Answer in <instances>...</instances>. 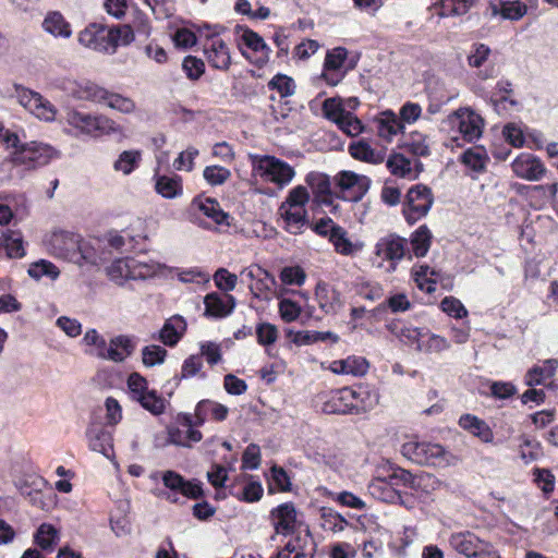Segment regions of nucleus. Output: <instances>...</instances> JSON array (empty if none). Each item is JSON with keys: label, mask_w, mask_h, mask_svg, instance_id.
<instances>
[{"label": "nucleus", "mask_w": 558, "mask_h": 558, "mask_svg": "<svg viewBox=\"0 0 558 558\" xmlns=\"http://www.w3.org/2000/svg\"><path fill=\"white\" fill-rule=\"evenodd\" d=\"M133 40V28L126 24L107 27L100 23H90L78 34L80 44L101 52H116L119 46H126Z\"/></svg>", "instance_id": "obj_1"}, {"label": "nucleus", "mask_w": 558, "mask_h": 558, "mask_svg": "<svg viewBox=\"0 0 558 558\" xmlns=\"http://www.w3.org/2000/svg\"><path fill=\"white\" fill-rule=\"evenodd\" d=\"M50 253L58 258L82 264L95 263V252L82 235L66 230H56L47 239Z\"/></svg>", "instance_id": "obj_2"}, {"label": "nucleus", "mask_w": 558, "mask_h": 558, "mask_svg": "<svg viewBox=\"0 0 558 558\" xmlns=\"http://www.w3.org/2000/svg\"><path fill=\"white\" fill-rule=\"evenodd\" d=\"M252 172L265 182L279 189L288 185L295 175L294 168L287 161L271 155H250Z\"/></svg>", "instance_id": "obj_3"}, {"label": "nucleus", "mask_w": 558, "mask_h": 558, "mask_svg": "<svg viewBox=\"0 0 558 558\" xmlns=\"http://www.w3.org/2000/svg\"><path fill=\"white\" fill-rule=\"evenodd\" d=\"M401 452L412 462L428 466H447L452 458V454L444 446L429 441L404 442Z\"/></svg>", "instance_id": "obj_4"}, {"label": "nucleus", "mask_w": 558, "mask_h": 558, "mask_svg": "<svg viewBox=\"0 0 558 558\" xmlns=\"http://www.w3.org/2000/svg\"><path fill=\"white\" fill-rule=\"evenodd\" d=\"M357 60V58L349 57V51L345 47L338 46L332 49H328L319 77L326 83V85L335 87L356 68Z\"/></svg>", "instance_id": "obj_5"}, {"label": "nucleus", "mask_w": 558, "mask_h": 558, "mask_svg": "<svg viewBox=\"0 0 558 558\" xmlns=\"http://www.w3.org/2000/svg\"><path fill=\"white\" fill-rule=\"evenodd\" d=\"M65 121L76 135L98 137L118 131L117 123L104 114H90L73 109L66 112Z\"/></svg>", "instance_id": "obj_6"}, {"label": "nucleus", "mask_w": 558, "mask_h": 558, "mask_svg": "<svg viewBox=\"0 0 558 558\" xmlns=\"http://www.w3.org/2000/svg\"><path fill=\"white\" fill-rule=\"evenodd\" d=\"M433 204L434 194L432 189L422 183L415 184L407 192L402 205V215L405 221L413 226L428 214Z\"/></svg>", "instance_id": "obj_7"}, {"label": "nucleus", "mask_w": 558, "mask_h": 558, "mask_svg": "<svg viewBox=\"0 0 558 558\" xmlns=\"http://www.w3.org/2000/svg\"><path fill=\"white\" fill-rule=\"evenodd\" d=\"M56 157L57 150L51 145L32 141L22 144L20 149L13 151L12 162L26 170H35L48 165Z\"/></svg>", "instance_id": "obj_8"}, {"label": "nucleus", "mask_w": 558, "mask_h": 558, "mask_svg": "<svg viewBox=\"0 0 558 558\" xmlns=\"http://www.w3.org/2000/svg\"><path fill=\"white\" fill-rule=\"evenodd\" d=\"M449 543L456 551L466 558H501L492 543L481 539L471 531L453 533Z\"/></svg>", "instance_id": "obj_9"}, {"label": "nucleus", "mask_w": 558, "mask_h": 558, "mask_svg": "<svg viewBox=\"0 0 558 558\" xmlns=\"http://www.w3.org/2000/svg\"><path fill=\"white\" fill-rule=\"evenodd\" d=\"M154 275V266L138 262L133 257L116 259L107 267L109 279L120 286L126 280H145Z\"/></svg>", "instance_id": "obj_10"}, {"label": "nucleus", "mask_w": 558, "mask_h": 558, "mask_svg": "<svg viewBox=\"0 0 558 558\" xmlns=\"http://www.w3.org/2000/svg\"><path fill=\"white\" fill-rule=\"evenodd\" d=\"M198 427L192 413L180 412L174 423L168 427V439L175 446L191 448L203 438Z\"/></svg>", "instance_id": "obj_11"}, {"label": "nucleus", "mask_w": 558, "mask_h": 558, "mask_svg": "<svg viewBox=\"0 0 558 558\" xmlns=\"http://www.w3.org/2000/svg\"><path fill=\"white\" fill-rule=\"evenodd\" d=\"M221 26H214L213 33L205 35L203 51L213 69L227 71L231 65V52L227 43L219 36Z\"/></svg>", "instance_id": "obj_12"}, {"label": "nucleus", "mask_w": 558, "mask_h": 558, "mask_svg": "<svg viewBox=\"0 0 558 558\" xmlns=\"http://www.w3.org/2000/svg\"><path fill=\"white\" fill-rule=\"evenodd\" d=\"M448 123L457 128L463 140L473 143L482 136L484 119L470 108H459L448 116Z\"/></svg>", "instance_id": "obj_13"}, {"label": "nucleus", "mask_w": 558, "mask_h": 558, "mask_svg": "<svg viewBox=\"0 0 558 558\" xmlns=\"http://www.w3.org/2000/svg\"><path fill=\"white\" fill-rule=\"evenodd\" d=\"M510 166L517 178L530 182L541 181L549 172L538 156L527 151L520 153Z\"/></svg>", "instance_id": "obj_14"}, {"label": "nucleus", "mask_w": 558, "mask_h": 558, "mask_svg": "<svg viewBox=\"0 0 558 558\" xmlns=\"http://www.w3.org/2000/svg\"><path fill=\"white\" fill-rule=\"evenodd\" d=\"M336 185L342 194V198L350 202H359L367 193L371 179L353 171L343 170L336 177Z\"/></svg>", "instance_id": "obj_15"}, {"label": "nucleus", "mask_w": 558, "mask_h": 558, "mask_svg": "<svg viewBox=\"0 0 558 558\" xmlns=\"http://www.w3.org/2000/svg\"><path fill=\"white\" fill-rule=\"evenodd\" d=\"M374 253L384 260L396 265L408 254L410 255L408 240L397 233H389L377 241Z\"/></svg>", "instance_id": "obj_16"}, {"label": "nucleus", "mask_w": 558, "mask_h": 558, "mask_svg": "<svg viewBox=\"0 0 558 558\" xmlns=\"http://www.w3.org/2000/svg\"><path fill=\"white\" fill-rule=\"evenodd\" d=\"M351 414L360 415L374 409L379 402L378 392L368 385L359 384L347 387Z\"/></svg>", "instance_id": "obj_17"}, {"label": "nucleus", "mask_w": 558, "mask_h": 558, "mask_svg": "<svg viewBox=\"0 0 558 558\" xmlns=\"http://www.w3.org/2000/svg\"><path fill=\"white\" fill-rule=\"evenodd\" d=\"M269 517L277 534L288 536L295 533L298 511L292 501H287L272 508Z\"/></svg>", "instance_id": "obj_18"}, {"label": "nucleus", "mask_w": 558, "mask_h": 558, "mask_svg": "<svg viewBox=\"0 0 558 558\" xmlns=\"http://www.w3.org/2000/svg\"><path fill=\"white\" fill-rule=\"evenodd\" d=\"M241 39L243 44L252 50L253 57L245 54L243 52V56L255 66L258 69L264 68L270 58L271 49L270 47L265 43L264 38L256 32L246 28Z\"/></svg>", "instance_id": "obj_19"}, {"label": "nucleus", "mask_w": 558, "mask_h": 558, "mask_svg": "<svg viewBox=\"0 0 558 558\" xmlns=\"http://www.w3.org/2000/svg\"><path fill=\"white\" fill-rule=\"evenodd\" d=\"M20 102L37 118L45 121H52L56 118L54 106L44 98L39 93L25 89L20 94Z\"/></svg>", "instance_id": "obj_20"}, {"label": "nucleus", "mask_w": 558, "mask_h": 558, "mask_svg": "<svg viewBox=\"0 0 558 558\" xmlns=\"http://www.w3.org/2000/svg\"><path fill=\"white\" fill-rule=\"evenodd\" d=\"M235 304V298L229 293L221 295L210 292L204 298V315L216 319L228 317L234 311Z\"/></svg>", "instance_id": "obj_21"}, {"label": "nucleus", "mask_w": 558, "mask_h": 558, "mask_svg": "<svg viewBox=\"0 0 558 558\" xmlns=\"http://www.w3.org/2000/svg\"><path fill=\"white\" fill-rule=\"evenodd\" d=\"M278 215L282 220V229L290 234H302L308 226L307 210L301 206L294 208L280 205L278 208Z\"/></svg>", "instance_id": "obj_22"}, {"label": "nucleus", "mask_w": 558, "mask_h": 558, "mask_svg": "<svg viewBox=\"0 0 558 558\" xmlns=\"http://www.w3.org/2000/svg\"><path fill=\"white\" fill-rule=\"evenodd\" d=\"M191 207L209 218L215 225L230 226V215L221 208L216 198L197 195L193 198Z\"/></svg>", "instance_id": "obj_23"}, {"label": "nucleus", "mask_w": 558, "mask_h": 558, "mask_svg": "<svg viewBox=\"0 0 558 558\" xmlns=\"http://www.w3.org/2000/svg\"><path fill=\"white\" fill-rule=\"evenodd\" d=\"M229 414V409L210 399H203L195 405L193 417L197 426H203L206 422H223Z\"/></svg>", "instance_id": "obj_24"}, {"label": "nucleus", "mask_w": 558, "mask_h": 558, "mask_svg": "<svg viewBox=\"0 0 558 558\" xmlns=\"http://www.w3.org/2000/svg\"><path fill=\"white\" fill-rule=\"evenodd\" d=\"M322 412L326 414H351L349 392L347 387L330 390L320 396Z\"/></svg>", "instance_id": "obj_25"}, {"label": "nucleus", "mask_w": 558, "mask_h": 558, "mask_svg": "<svg viewBox=\"0 0 558 558\" xmlns=\"http://www.w3.org/2000/svg\"><path fill=\"white\" fill-rule=\"evenodd\" d=\"M458 425L484 444H492L494 440V432L490 426L483 418L474 414H462L459 417Z\"/></svg>", "instance_id": "obj_26"}, {"label": "nucleus", "mask_w": 558, "mask_h": 558, "mask_svg": "<svg viewBox=\"0 0 558 558\" xmlns=\"http://www.w3.org/2000/svg\"><path fill=\"white\" fill-rule=\"evenodd\" d=\"M319 308L325 314H337L343 306L341 293L326 282H319L315 289Z\"/></svg>", "instance_id": "obj_27"}, {"label": "nucleus", "mask_w": 558, "mask_h": 558, "mask_svg": "<svg viewBox=\"0 0 558 558\" xmlns=\"http://www.w3.org/2000/svg\"><path fill=\"white\" fill-rule=\"evenodd\" d=\"M369 368V363L364 356L349 355L345 359L335 360L329 369L338 375L364 376Z\"/></svg>", "instance_id": "obj_28"}, {"label": "nucleus", "mask_w": 558, "mask_h": 558, "mask_svg": "<svg viewBox=\"0 0 558 558\" xmlns=\"http://www.w3.org/2000/svg\"><path fill=\"white\" fill-rule=\"evenodd\" d=\"M489 9L493 16L500 15L511 21L522 19L527 12L526 4L520 0H492Z\"/></svg>", "instance_id": "obj_29"}, {"label": "nucleus", "mask_w": 558, "mask_h": 558, "mask_svg": "<svg viewBox=\"0 0 558 558\" xmlns=\"http://www.w3.org/2000/svg\"><path fill=\"white\" fill-rule=\"evenodd\" d=\"M87 438L92 450L100 452L107 458L113 454V436L106 427L92 426L87 430Z\"/></svg>", "instance_id": "obj_30"}, {"label": "nucleus", "mask_w": 558, "mask_h": 558, "mask_svg": "<svg viewBox=\"0 0 558 558\" xmlns=\"http://www.w3.org/2000/svg\"><path fill=\"white\" fill-rule=\"evenodd\" d=\"M305 182L318 203L331 204V183L327 174L312 171L306 174Z\"/></svg>", "instance_id": "obj_31"}, {"label": "nucleus", "mask_w": 558, "mask_h": 558, "mask_svg": "<svg viewBox=\"0 0 558 558\" xmlns=\"http://www.w3.org/2000/svg\"><path fill=\"white\" fill-rule=\"evenodd\" d=\"M348 150L351 157L359 161L379 165L385 160V153L374 149L364 138L351 142Z\"/></svg>", "instance_id": "obj_32"}, {"label": "nucleus", "mask_w": 558, "mask_h": 558, "mask_svg": "<svg viewBox=\"0 0 558 558\" xmlns=\"http://www.w3.org/2000/svg\"><path fill=\"white\" fill-rule=\"evenodd\" d=\"M391 333H393L405 345L412 347L417 351V345L423 344L424 339L428 336L426 328H417L413 326L399 327L398 324L391 323L387 326Z\"/></svg>", "instance_id": "obj_33"}, {"label": "nucleus", "mask_w": 558, "mask_h": 558, "mask_svg": "<svg viewBox=\"0 0 558 558\" xmlns=\"http://www.w3.org/2000/svg\"><path fill=\"white\" fill-rule=\"evenodd\" d=\"M186 323L181 316L167 319L159 331L158 339L167 347H174L184 336Z\"/></svg>", "instance_id": "obj_34"}, {"label": "nucleus", "mask_w": 558, "mask_h": 558, "mask_svg": "<svg viewBox=\"0 0 558 558\" xmlns=\"http://www.w3.org/2000/svg\"><path fill=\"white\" fill-rule=\"evenodd\" d=\"M459 161L477 174L486 172L489 157L483 146H474L464 150Z\"/></svg>", "instance_id": "obj_35"}, {"label": "nucleus", "mask_w": 558, "mask_h": 558, "mask_svg": "<svg viewBox=\"0 0 558 558\" xmlns=\"http://www.w3.org/2000/svg\"><path fill=\"white\" fill-rule=\"evenodd\" d=\"M557 368L558 360H545L542 365H534L527 371L524 383L529 387L543 385L546 379L551 378L556 374Z\"/></svg>", "instance_id": "obj_36"}, {"label": "nucleus", "mask_w": 558, "mask_h": 558, "mask_svg": "<svg viewBox=\"0 0 558 558\" xmlns=\"http://www.w3.org/2000/svg\"><path fill=\"white\" fill-rule=\"evenodd\" d=\"M386 165L391 174L408 179H416L422 169V163L416 161L417 169L413 171L411 160L402 154L390 155Z\"/></svg>", "instance_id": "obj_37"}, {"label": "nucleus", "mask_w": 558, "mask_h": 558, "mask_svg": "<svg viewBox=\"0 0 558 558\" xmlns=\"http://www.w3.org/2000/svg\"><path fill=\"white\" fill-rule=\"evenodd\" d=\"M293 558H314L316 554V544L308 529L301 534H295L289 542Z\"/></svg>", "instance_id": "obj_38"}, {"label": "nucleus", "mask_w": 558, "mask_h": 558, "mask_svg": "<svg viewBox=\"0 0 558 558\" xmlns=\"http://www.w3.org/2000/svg\"><path fill=\"white\" fill-rule=\"evenodd\" d=\"M330 236L328 241L333 245L335 251L343 256H352L359 251H361L362 245L359 243H353L348 238L347 230L339 226L330 230Z\"/></svg>", "instance_id": "obj_39"}, {"label": "nucleus", "mask_w": 558, "mask_h": 558, "mask_svg": "<svg viewBox=\"0 0 558 558\" xmlns=\"http://www.w3.org/2000/svg\"><path fill=\"white\" fill-rule=\"evenodd\" d=\"M135 349L131 337L120 335L110 340L107 360L113 362H123Z\"/></svg>", "instance_id": "obj_40"}, {"label": "nucleus", "mask_w": 558, "mask_h": 558, "mask_svg": "<svg viewBox=\"0 0 558 558\" xmlns=\"http://www.w3.org/2000/svg\"><path fill=\"white\" fill-rule=\"evenodd\" d=\"M433 234L426 225L420 226L410 235L411 251L415 257H424L432 245Z\"/></svg>", "instance_id": "obj_41"}, {"label": "nucleus", "mask_w": 558, "mask_h": 558, "mask_svg": "<svg viewBox=\"0 0 558 558\" xmlns=\"http://www.w3.org/2000/svg\"><path fill=\"white\" fill-rule=\"evenodd\" d=\"M43 27L46 32L53 36L69 38L72 34L71 25L60 12H50L47 14L43 22Z\"/></svg>", "instance_id": "obj_42"}, {"label": "nucleus", "mask_w": 558, "mask_h": 558, "mask_svg": "<svg viewBox=\"0 0 558 558\" xmlns=\"http://www.w3.org/2000/svg\"><path fill=\"white\" fill-rule=\"evenodd\" d=\"M58 541L59 532L53 525L49 523H43L39 525L34 535V543L43 550L50 553L53 551Z\"/></svg>", "instance_id": "obj_43"}, {"label": "nucleus", "mask_w": 558, "mask_h": 558, "mask_svg": "<svg viewBox=\"0 0 558 558\" xmlns=\"http://www.w3.org/2000/svg\"><path fill=\"white\" fill-rule=\"evenodd\" d=\"M156 192L166 198H174L182 194V181L179 175H159L155 184Z\"/></svg>", "instance_id": "obj_44"}, {"label": "nucleus", "mask_w": 558, "mask_h": 558, "mask_svg": "<svg viewBox=\"0 0 558 558\" xmlns=\"http://www.w3.org/2000/svg\"><path fill=\"white\" fill-rule=\"evenodd\" d=\"M371 488L372 494L385 502L396 504L402 498L399 489L388 483L387 478H377Z\"/></svg>", "instance_id": "obj_45"}, {"label": "nucleus", "mask_w": 558, "mask_h": 558, "mask_svg": "<svg viewBox=\"0 0 558 558\" xmlns=\"http://www.w3.org/2000/svg\"><path fill=\"white\" fill-rule=\"evenodd\" d=\"M269 90H275L279 94L280 98H288L295 94L296 84L294 80L282 73H277L267 83Z\"/></svg>", "instance_id": "obj_46"}, {"label": "nucleus", "mask_w": 558, "mask_h": 558, "mask_svg": "<svg viewBox=\"0 0 558 558\" xmlns=\"http://www.w3.org/2000/svg\"><path fill=\"white\" fill-rule=\"evenodd\" d=\"M264 494L262 483L258 481H251L244 485L241 492H235L234 486L229 487V495L235 497L240 501L256 502L260 500Z\"/></svg>", "instance_id": "obj_47"}, {"label": "nucleus", "mask_w": 558, "mask_h": 558, "mask_svg": "<svg viewBox=\"0 0 558 558\" xmlns=\"http://www.w3.org/2000/svg\"><path fill=\"white\" fill-rule=\"evenodd\" d=\"M270 483L268 484L269 494L275 493L272 486L276 487V490L282 493H289L292 490L291 477L288 472L280 465H272L270 468Z\"/></svg>", "instance_id": "obj_48"}, {"label": "nucleus", "mask_w": 558, "mask_h": 558, "mask_svg": "<svg viewBox=\"0 0 558 558\" xmlns=\"http://www.w3.org/2000/svg\"><path fill=\"white\" fill-rule=\"evenodd\" d=\"M378 135L381 138L387 141H391V138L398 133L402 132L404 129L403 123L398 119V117L389 111L385 113V118L378 122Z\"/></svg>", "instance_id": "obj_49"}, {"label": "nucleus", "mask_w": 558, "mask_h": 558, "mask_svg": "<svg viewBox=\"0 0 558 558\" xmlns=\"http://www.w3.org/2000/svg\"><path fill=\"white\" fill-rule=\"evenodd\" d=\"M110 90L95 83L87 82L80 86L77 90L78 98L83 100L93 101L99 105H105Z\"/></svg>", "instance_id": "obj_50"}, {"label": "nucleus", "mask_w": 558, "mask_h": 558, "mask_svg": "<svg viewBox=\"0 0 558 558\" xmlns=\"http://www.w3.org/2000/svg\"><path fill=\"white\" fill-rule=\"evenodd\" d=\"M385 478L398 489L399 487L415 488V475L400 466H390L389 473Z\"/></svg>", "instance_id": "obj_51"}, {"label": "nucleus", "mask_w": 558, "mask_h": 558, "mask_svg": "<svg viewBox=\"0 0 558 558\" xmlns=\"http://www.w3.org/2000/svg\"><path fill=\"white\" fill-rule=\"evenodd\" d=\"M324 117L333 122L335 124L341 123V120L344 118L347 111L342 100L340 98L331 97L324 100L322 106Z\"/></svg>", "instance_id": "obj_52"}, {"label": "nucleus", "mask_w": 558, "mask_h": 558, "mask_svg": "<svg viewBox=\"0 0 558 558\" xmlns=\"http://www.w3.org/2000/svg\"><path fill=\"white\" fill-rule=\"evenodd\" d=\"M43 484H44V478L38 477L35 481H33L32 485H29L27 482H24L20 486L21 495L28 498L29 502L39 509L45 508L44 493H43L41 488L38 487L39 485H43Z\"/></svg>", "instance_id": "obj_53"}, {"label": "nucleus", "mask_w": 558, "mask_h": 558, "mask_svg": "<svg viewBox=\"0 0 558 558\" xmlns=\"http://www.w3.org/2000/svg\"><path fill=\"white\" fill-rule=\"evenodd\" d=\"M140 404L154 415H160L165 412V399L156 390H148L144 395L136 397Z\"/></svg>", "instance_id": "obj_54"}, {"label": "nucleus", "mask_w": 558, "mask_h": 558, "mask_svg": "<svg viewBox=\"0 0 558 558\" xmlns=\"http://www.w3.org/2000/svg\"><path fill=\"white\" fill-rule=\"evenodd\" d=\"M412 307V303L404 293H397L389 296L385 302L374 308V313H379L389 308L391 313H403Z\"/></svg>", "instance_id": "obj_55"}, {"label": "nucleus", "mask_w": 558, "mask_h": 558, "mask_svg": "<svg viewBox=\"0 0 558 558\" xmlns=\"http://www.w3.org/2000/svg\"><path fill=\"white\" fill-rule=\"evenodd\" d=\"M202 368V355L192 354L187 356L182 363L180 379H187L194 376H198L201 379H205L207 377V374L203 372Z\"/></svg>", "instance_id": "obj_56"}, {"label": "nucleus", "mask_w": 558, "mask_h": 558, "mask_svg": "<svg viewBox=\"0 0 558 558\" xmlns=\"http://www.w3.org/2000/svg\"><path fill=\"white\" fill-rule=\"evenodd\" d=\"M140 161L141 153L138 150H124L114 161L113 168L123 174H130L138 167Z\"/></svg>", "instance_id": "obj_57"}, {"label": "nucleus", "mask_w": 558, "mask_h": 558, "mask_svg": "<svg viewBox=\"0 0 558 558\" xmlns=\"http://www.w3.org/2000/svg\"><path fill=\"white\" fill-rule=\"evenodd\" d=\"M322 520V526L332 533L341 532L349 525V522L343 515L330 508L323 509Z\"/></svg>", "instance_id": "obj_58"}, {"label": "nucleus", "mask_w": 558, "mask_h": 558, "mask_svg": "<svg viewBox=\"0 0 558 558\" xmlns=\"http://www.w3.org/2000/svg\"><path fill=\"white\" fill-rule=\"evenodd\" d=\"M29 277L34 279H40L43 277H49L51 279H57L60 275V270L58 267L46 259H40L38 262L33 263L28 270H27Z\"/></svg>", "instance_id": "obj_59"}, {"label": "nucleus", "mask_w": 558, "mask_h": 558, "mask_svg": "<svg viewBox=\"0 0 558 558\" xmlns=\"http://www.w3.org/2000/svg\"><path fill=\"white\" fill-rule=\"evenodd\" d=\"M355 293L366 301H377L384 296V288L374 281H363L355 284Z\"/></svg>", "instance_id": "obj_60"}, {"label": "nucleus", "mask_w": 558, "mask_h": 558, "mask_svg": "<svg viewBox=\"0 0 558 558\" xmlns=\"http://www.w3.org/2000/svg\"><path fill=\"white\" fill-rule=\"evenodd\" d=\"M105 105L125 114L132 113L136 109V104L132 98L113 92L109 93Z\"/></svg>", "instance_id": "obj_61"}, {"label": "nucleus", "mask_w": 558, "mask_h": 558, "mask_svg": "<svg viewBox=\"0 0 558 558\" xmlns=\"http://www.w3.org/2000/svg\"><path fill=\"white\" fill-rule=\"evenodd\" d=\"M203 177L211 186L222 185L230 179L231 171L222 166H207L203 171Z\"/></svg>", "instance_id": "obj_62"}, {"label": "nucleus", "mask_w": 558, "mask_h": 558, "mask_svg": "<svg viewBox=\"0 0 558 558\" xmlns=\"http://www.w3.org/2000/svg\"><path fill=\"white\" fill-rule=\"evenodd\" d=\"M167 350L157 344L146 345L142 350V360L145 366L151 367L163 363Z\"/></svg>", "instance_id": "obj_63"}, {"label": "nucleus", "mask_w": 558, "mask_h": 558, "mask_svg": "<svg viewBox=\"0 0 558 558\" xmlns=\"http://www.w3.org/2000/svg\"><path fill=\"white\" fill-rule=\"evenodd\" d=\"M198 355H202V359L204 357L209 366L217 365L222 361L221 345L213 341L202 342Z\"/></svg>", "instance_id": "obj_64"}]
</instances>
